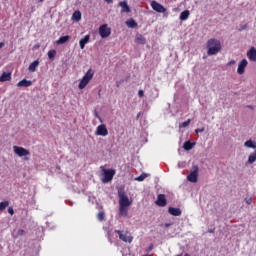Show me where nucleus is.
I'll use <instances>...</instances> for the list:
<instances>
[{"mask_svg": "<svg viewBox=\"0 0 256 256\" xmlns=\"http://www.w3.org/2000/svg\"><path fill=\"white\" fill-rule=\"evenodd\" d=\"M207 55H217L221 52V41L215 38H211L206 43Z\"/></svg>", "mask_w": 256, "mask_h": 256, "instance_id": "obj_1", "label": "nucleus"}, {"mask_svg": "<svg viewBox=\"0 0 256 256\" xmlns=\"http://www.w3.org/2000/svg\"><path fill=\"white\" fill-rule=\"evenodd\" d=\"M94 75H95V70L90 68L85 73V75L82 77V79L80 80V82L78 84V88L81 89V90L85 89V87H87V85H89V83L93 79Z\"/></svg>", "mask_w": 256, "mask_h": 256, "instance_id": "obj_2", "label": "nucleus"}, {"mask_svg": "<svg viewBox=\"0 0 256 256\" xmlns=\"http://www.w3.org/2000/svg\"><path fill=\"white\" fill-rule=\"evenodd\" d=\"M118 197H119V206L122 207H130L131 201L129 200V196L125 193L124 188L118 189Z\"/></svg>", "mask_w": 256, "mask_h": 256, "instance_id": "obj_3", "label": "nucleus"}, {"mask_svg": "<svg viewBox=\"0 0 256 256\" xmlns=\"http://www.w3.org/2000/svg\"><path fill=\"white\" fill-rule=\"evenodd\" d=\"M13 151L18 157H25V161H29V157H27L28 155H31V152L29 150L21 146H13Z\"/></svg>", "mask_w": 256, "mask_h": 256, "instance_id": "obj_4", "label": "nucleus"}, {"mask_svg": "<svg viewBox=\"0 0 256 256\" xmlns=\"http://www.w3.org/2000/svg\"><path fill=\"white\" fill-rule=\"evenodd\" d=\"M198 177H199V166L194 165L192 167L190 174L187 176V179L188 181H190V183H197Z\"/></svg>", "mask_w": 256, "mask_h": 256, "instance_id": "obj_5", "label": "nucleus"}, {"mask_svg": "<svg viewBox=\"0 0 256 256\" xmlns=\"http://www.w3.org/2000/svg\"><path fill=\"white\" fill-rule=\"evenodd\" d=\"M103 183H109V181H113V177H115V170L113 169H103Z\"/></svg>", "mask_w": 256, "mask_h": 256, "instance_id": "obj_6", "label": "nucleus"}, {"mask_svg": "<svg viewBox=\"0 0 256 256\" xmlns=\"http://www.w3.org/2000/svg\"><path fill=\"white\" fill-rule=\"evenodd\" d=\"M99 35L102 39H107L111 35V28L107 24H103L99 27Z\"/></svg>", "mask_w": 256, "mask_h": 256, "instance_id": "obj_7", "label": "nucleus"}, {"mask_svg": "<svg viewBox=\"0 0 256 256\" xmlns=\"http://www.w3.org/2000/svg\"><path fill=\"white\" fill-rule=\"evenodd\" d=\"M115 233L119 235V239L121 241H124V243H133V236H131L129 232H126L125 234H123V231L115 230Z\"/></svg>", "mask_w": 256, "mask_h": 256, "instance_id": "obj_8", "label": "nucleus"}, {"mask_svg": "<svg viewBox=\"0 0 256 256\" xmlns=\"http://www.w3.org/2000/svg\"><path fill=\"white\" fill-rule=\"evenodd\" d=\"M95 135H99L100 137H107L109 135V130H107V126L105 124H101L96 128Z\"/></svg>", "mask_w": 256, "mask_h": 256, "instance_id": "obj_9", "label": "nucleus"}, {"mask_svg": "<svg viewBox=\"0 0 256 256\" xmlns=\"http://www.w3.org/2000/svg\"><path fill=\"white\" fill-rule=\"evenodd\" d=\"M150 5H151L152 9L154 11H156L157 13H165V11H167V9L163 5H161L159 2H157L155 0L152 1Z\"/></svg>", "mask_w": 256, "mask_h": 256, "instance_id": "obj_10", "label": "nucleus"}, {"mask_svg": "<svg viewBox=\"0 0 256 256\" xmlns=\"http://www.w3.org/2000/svg\"><path fill=\"white\" fill-rule=\"evenodd\" d=\"M155 203L158 207H166L167 198L165 197V194H159Z\"/></svg>", "mask_w": 256, "mask_h": 256, "instance_id": "obj_11", "label": "nucleus"}, {"mask_svg": "<svg viewBox=\"0 0 256 256\" xmlns=\"http://www.w3.org/2000/svg\"><path fill=\"white\" fill-rule=\"evenodd\" d=\"M249 65V62H247V59H243L239 64H238V69L237 73L238 75H243L245 73V68Z\"/></svg>", "mask_w": 256, "mask_h": 256, "instance_id": "obj_12", "label": "nucleus"}, {"mask_svg": "<svg viewBox=\"0 0 256 256\" xmlns=\"http://www.w3.org/2000/svg\"><path fill=\"white\" fill-rule=\"evenodd\" d=\"M247 57L250 61L256 63V49L255 47H251L250 50L247 52Z\"/></svg>", "mask_w": 256, "mask_h": 256, "instance_id": "obj_13", "label": "nucleus"}, {"mask_svg": "<svg viewBox=\"0 0 256 256\" xmlns=\"http://www.w3.org/2000/svg\"><path fill=\"white\" fill-rule=\"evenodd\" d=\"M118 5L122 7L121 13H131V8L127 4V1L119 2Z\"/></svg>", "mask_w": 256, "mask_h": 256, "instance_id": "obj_14", "label": "nucleus"}, {"mask_svg": "<svg viewBox=\"0 0 256 256\" xmlns=\"http://www.w3.org/2000/svg\"><path fill=\"white\" fill-rule=\"evenodd\" d=\"M168 213L170 215H173V217H181V210L179 208H175V207H169L168 208Z\"/></svg>", "mask_w": 256, "mask_h": 256, "instance_id": "obj_15", "label": "nucleus"}, {"mask_svg": "<svg viewBox=\"0 0 256 256\" xmlns=\"http://www.w3.org/2000/svg\"><path fill=\"white\" fill-rule=\"evenodd\" d=\"M90 39H91L90 35H86L84 36V38L80 39L79 41L80 49H85V45L89 43Z\"/></svg>", "mask_w": 256, "mask_h": 256, "instance_id": "obj_16", "label": "nucleus"}, {"mask_svg": "<svg viewBox=\"0 0 256 256\" xmlns=\"http://www.w3.org/2000/svg\"><path fill=\"white\" fill-rule=\"evenodd\" d=\"M33 85V81L23 79L17 83V87H31Z\"/></svg>", "mask_w": 256, "mask_h": 256, "instance_id": "obj_17", "label": "nucleus"}, {"mask_svg": "<svg viewBox=\"0 0 256 256\" xmlns=\"http://www.w3.org/2000/svg\"><path fill=\"white\" fill-rule=\"evenodd\" d=\"M6 81H11V72H3L0 76V83H5Z\"/></svg>", "mask_w": 256, "mask_h": 256, "instance_id": "obj_18", "label": "nucleus"}, {"mask_svg": "<svg viewBox=\"0 0 256 256\" xmlns=\"http://www.w3.org/2000/svg\"><path fill=\"white\" fill-rule=\"evenodd\" d=\"M38 67H39V60H36L29 65L28 71H30V73H35Z\"/></svg>", "mask_w": 256, "mask_h": 256, "instance_id": "obj_19", "label": "nucleus"}, {"mask_svg": "<svg viewBox=\"0 0 256 256\" xmlns=\"http://www.w3.org/2000/svg\"><path fill=\"white\" fill-rule=\"evenodd\" d=\"M127 215H129L127 206H119V217H127Z\"/></svg>", "mask_w": 256, "mask_h": 256, "instance_id": "obj_20", "label": "nucleus"}, {"mask_svg": "<svg viewBox=\"0 0 256 256\" xmlns=\"http://www.w3.org/2000/svg\"><path fill=\"white\" fill-rule=\"evenodd\" d=\"M71 39V36L66 35V36H61L57 41L56 45H64V43H67Z\"/></svg>", "mask_w": 256, "mask_h": 256, "instance_id": "obj_21", "label": "nucleus"}, {"mask_svg": "<svg viewBox=\"0 0 256 256\" xmlns=\"http://www.w3.org/2000/svg\"><path fill=\"white\" fill-rule=\"evenodd\" d=\"M189 15H191V12L189 10H184L180 14V21H187V19H189Z\"/></svg>", "mask_w": 256, "mask_h": 256, "instance_id": "obj_22", "label": "nucleus"}, {"mask_svg": "<svg viewBox=\"0 0 256 256\" xmlns=\"http://www.w3.org/2000/svg\"><path fill=\"white\" fill-rule=\"evenodd\" d=\"M136 43H138V45H145V43H147V40L145 39V37H143V35L138 34L136 36Z\"/></svg>", "mask_w": 256, "mask_h": 256, "instance_id": "obj_23", "label": "nucleus"}, {"mask_svg": "<svg viewBox=\"0 0 256 256\" xmlns=\"http://www.w3.org/2000/svg\"><path fill=\"white\" fill-rule=\"evenodd\" d=\"M244 147H247L248 149H256V142L253 140H247L244 143Z\"/></svg>", "mask_w": 256, "mask_h": 256, "instance_id": "obj_24", "label": "nucleus"}, {"mask_svg": "<svg viewBox=\"0 0 256 256\" xmlns=\"http://www.w3.org/2000/svg\"><path fill=\"white\" fill-rule=\"evenodd\" d=\"M81 19V11L77 10L72 14L73 21H79Z\"/></svg>", "mask_w": 256, "mask_h": 256, "instance_id": "obj_25", "label": "nucleus"}, {"mask_svg": "<svg viewBox=\"0 0 256 256\" xmlns=\"http://www.w3.org/2000/svg\"><path fill=\"white\" fill-rule=\"evenodd\" d=\"M126 25L130 29H135V27H137V23L133 19H130V20L126 21Z\"/></svg>", "mask_w": 256, "mask_h": 256, "instance_id": "obj_26", "label": "nucleus"}, {"mask_svg": "<svg viewBox=\"0 0 256 256\" xmlns=\"http://www.w3.org/2000/svg\"><path fill=\"white\" fill-rule=\"evenodd\" d=\"M183 149H185V151H191V149H193V143L186 141L183 145Z\"/></svg>", "mask_w": 256, "mask_h": 256, "instance_id": "obj_27", "label": "nucleus"}, {"mask_svg": "<svg viewBox=\"0 0 256 256\" xmlns=\"http://www.w3.org/2000/svg\"><path fill=\"white\" fill-rule=\"evenodd\" d=\"M148 176H149V174L143 173V174H141L140 176L136 177V178H135V181H139V182L145 181V179H147Z\"/></svg>", "mask_w": 256, "mask_h": 256, "instance_id": "obj_28", "label": "nucleus"}, {"mask_svg": "<svg viewBox=\"0 0 256 256\" xmlns=\"http://www.w3.org/2000/svg\"><path fill=\"white\" fill-rule=\"evenodd\" d=\"M55 55H57V51L56 50H49L48 51V58L51 60L55 59Z\"/></svg>", "mask_w": 256, "mask_h": 256, "instance_id": "obj_29", "label": "nucleus"}, {"mask_svg": "<svg viewBox=\"0 0 256 256\" xmlns=\"http://www.w3.org/2000/svg\"><path fill=\"white\" fill-rule=\"evenodd\" d=\"M8 205H9V201L0 202V211H5Z\"/></svg>", "mask_w": 256, "mask_h": 256, "instance_id": "obj_30", "label": "nucleus"}, {"mask_svg": "<svg viewBox=\"0 0 256 256\" xmlns=\"http://www.w3.org/2000/svg\"><path fill=\"white\" fill-rule=\"evenodd\" d=\"M23 235H25V230L19 229L17 234L16 235L14 234L13 237L14 239H17V237H23Z\"/></svg>", "mask_w": 256, "mask_h": 256, "instance_id": "obj_31", "label": "nucleus"}, {"mask_svg": "<svg viewBox=\"0 0 256 256\" xmlns=\"http://www.w3.org/2000/svg\"><path fill=\"white\" fill-rule=\"evenodd\" d=\"M98 221H105V212L101 211L97 214Z\"/></svg>", "mask_w": 256, "mask_h": 256, "instance_id": "obj_32", "label": "nucleus"}, {"mask_svg": "<svg viewBox=\"0 0 256 256\" xmlns=\"http://www.w3.org/2000/svg\"><path fill=\"white\" fill-rule=\"evenodd\" d=\"M189 125H191V119H188L187 121L181 123L179 125L180 128H185V127H189Z\"/></svg>", "mask_w": 256, "mask_h": 256, "instance_id": "obj_33", "label": "nucleus"}, {"mask_svg": "<svg viewBox=\"0 0 256 256\" xmlns=\"http://www.w3.org/2000/svg\"><path fill=\"white\" fill-rule=\"evenodd\" d=\"M245 203L247 204V205H251V203H253V198H245Z\"/></svg>", "mask_w": 256, "mask_h": 256, "instance_id": "obj_34", "label": "nucleus"}, {"mask_svg": "<svg viewBox=\"0 0 256 256\" xmlns=\"http://www.w3.org/2000/svg\"><path fill=\"white\" fill-rule=\"evenodd\" d=\"M138 96H139L140 98L145 97V92H144L143 90H139V91H138Z\"/></svg>", "mask_w": 256, "mask_h": 256, "instance_id": "obj_35", "label": "nucleus"}, {"mask_svg": "<svg viewBox=\"0 0 256 256\" xmlns=\"http://www.w3.org/2000/svg\"><path fill=\"white\" fill-rule=\"evenodd\" d=\"M8 213H9L10 215H15V210H13V207H9V208H8Z\"/></svg>", "mask_w": 256, "mask_h": 256, "instance_id": "obj_36", "label": "nucleus"}, {"mask_svg": "<svg viewBox=\"0 0 256 256\" xmlns=\"http://www.w3.org/2000/svg\"><path fill=\"white\" fill-rule=\"evenodd\" d=\"M125 80H120L116 82V87H121V84L124 83Z\"/></svg>", "mask_w": 256, "mask_h": 256, "instance_id": "obj_37", "label": "nucleus"}, {"mask_svg": "<svg viewBox=\"0 0 256 256\" xmlns=\"http://www.w3.org/2000/svg\"><path fill=\"white\" fill-rule=\"evenodd\" d=\"M205 131V128H198L195 130V133H203Z\"/></svg>", "mask_w": 256, "mask_h": 256, "instance_id": "obj_38", "label": "nucleus"}, {"mask_svg": "<svg viewBox=\"0 0 256 256\" xmlns=\"http://www.w3.org/2000/svg\"><path fill=\"white\" fill-rule=\"evenodd\" d=\"M3 47H5V43L4 42H0V49H3Z\"/></svg>", "mask_w": 256, "mask_h": 256, "instance_id": "obj_39", "label": "nucleus"}, {"mask_svg": "<svg viewBox=\"0 0 256 256\" xmlns=\"http://www.w3.org/2000/svg\"><path fill=\"white\" fill-rule=\"evenodd\" d=\"M228 65H235V60H231Z\"/></svg>", "mask_w": 256, "mask_h": 256, "instance_id": "obj_40", "label": "nucleus"}, {"mask_svg": "<svg viewBox=\"0 0 256 256\" xmlns=\"http://www.w3.org/2000/svg\"><path fill=\"white\" fill-rule=\"evenodd\" d=\"M106 3L111 4L113 3V0H104Z\"/></svg>", "mask_w": 256, "mask_h": 256, "instance_id": "obj_41", "label": "nucleus"}, {"mask_svg": "<svg viewBox=\"0 0 256 256\" xmlns=\"http://www.w3.org/2000/svg\"><path fill=\"white\" fill-rule=\"evenodd\" d=\"M243 29H247V25H244L240 31H243Z\"/></svg>", "mask_w": 256, "mask_h": 256, "instance_id": "obj_42", "label": "nucleus"}, {"mask_svg": "<svg viewBox=\"0 0 256 256\" xmlns=\"http://www.w3.org/2000/svg\"><path fill=\"white\" fill-rule=\"evenodd\" d=\"M165 227H171V224L170 223H166Z\"/></svg>", "mask_w": 256, "mask_h": 256, "instance_id": "obj_43", "label": "nucleus"}, {"mask_svg": "<svg viewBox=\"0 0 256 256\" xmlns=\"http://www.w3.org/2000/svg\"><path fill=\"white\" fill-rule=\"evenodd\" d=\"M40 3H43V0H40Z\"/></svg>", "mask_w": 256, "mask_h": 256, "instance_id": "obj_44", "label": "nucleus"}]
</instances>
